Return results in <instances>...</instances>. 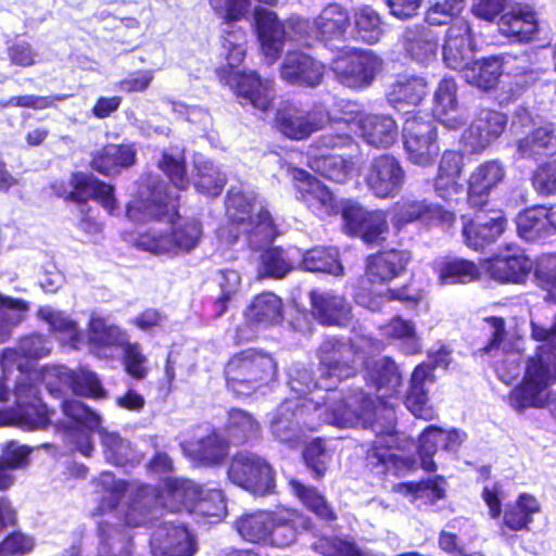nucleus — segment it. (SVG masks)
<instances>
[{
	"label": "nucleus",
	"mask_w": 556,
	"mask_h": 556,
	"mask_svg": "<svg viewBox=\"0 0 556 556\" xmlns=\"http://www.w3.org/2000/svg\"><path fill=\"white\" fill-rule=\"evenodd\" d=\"M198 494H201V486L188 480L167 479L161 489L140 484L131 492L123 520L131 528L143 526L156 503L172 513L192 514Z\"/></svg>",
	"instance_id": "obj_1"
},
{
	"label": "nucleus",
	"mask_w": 556,
	"mask_h": 556,
	"mask_svg": "<svg viewBox=\"0 0 556 556\" xmlns=\"http://www.w3.org/2000/svg\"><path fill=\"white\" fill-rule=\"evenodd\" d=\"M223 374L229 391L237 396H250L277 379L278 365L270 353L247 348L229 356Z\"/></svg>",
	"instance_id": "obj_2"
},
{
	"label": "nucleus",
	"mask_w": 556,
	"mask_h": 556,
	"mask_svg": "<svg viewBox=\"0 0 556 556\" xmlns=\"http://www.w3.org/2000/svg\"><path fill=\"white\" fill-rule=\"evenodd\" d=\"M316 389L331 391L358 374L361 349L350 338L328 337L317 349Z\"/></svg>",
	"instance_id": "obj_3"
},
{
	"label": "nucleus",
	"mask_w": 556,
	"mask_h": 556,
	"mask_svg": "<svg viewBox=\"0 0 556 556\" xmlns=\"http://www.w3.org/2000/svg\"><path fill=\"white\" fill-rule=\"evenodd\" d=\"M30 376L31 371H28L25 377L16 381L15 407L0 409V425H14L28 431L46 429L50 426L55 410L50 409L42 402L38 387Z\"/></svg>",
	"instance_id": "obj_4"
},
{
	"label": "nucleus",
	"mask_w": 556,
	"mask_h": 556,
	"mask_svg": "<svg viewBox=\"0 0 556 556\" xmlns=\"http://www.w3.org/2000/svg\"><path fill=\"white\" fill-rule=\"evenodd\" d=\"M50 188L55 197L65 203H74L78 207L89 205L88 201L93 200L110 214L117 208L114 186L91 173L74 170L67 180L55 179Z\"/></svg>",
	"instance_id": "obj_5"
},
{
	"label": "nucleus",
	"mask_w": 556,
	"mask_h": 556,
	"mask_svg": "<svg viewBox=\"0 0 556 556\" xmlns=\"http://www.w3.org/2000/svg\"><path fill=\"white\" fill-rule=\"evenodd\" d=\"M230 482L257 496L276 492V471L263 456L248 451L235 453L228 464Z\"/></svg>",
	"instance_id": "obj_6"
},
{
	"label": "nucleus",
	"mask_w": 556,
	"mask_h": 556,
	"mask_svg": "<svg viewBox=\"0 0 556 556\" xmlns=\"http://www.w3.org/2000/svg\"><path fill=\"white\" fill-rule=\"evenodd\" d=\"M388 213L392 227L397 233L416 223L442 228H451L456 223V214L453 211L413 195L401 197L390 205Z\"/></svg>",
	"instance_id": "obj_7"
},
{
	"label": "nucleus",
	"mask_w": 556,
	"mask_h": 556,
	"mask_svg": "<svg viewBox=\"0 0 556 556\" xmlns=\"http://www.w3.org/2000/svg\"><path fill=\"white\" fill-rule=\"evenodd\" d=\"M177 214L178 205L160 179L147 180L126 204V216L135 223L160 222Z\"/></svg>",
	"instance_id": "obj_8"
},
{
	"label": "nucleus",
	"mask_w": 556,
	"mask_h": 556,
	"mask_svg": "<svg viewBox=\"0 0 556 556\" xmlns=\"http://www.w3.org/2000/svg\"><path fill=\"white\" fill-rule=\"evenodd\" d=\"M382 64V59L370 50L349 48L332 60L331 71L343 86L364 89L374 83Z\"/></svg>",
	"instance_id": "obj_9"
},
{
	"label": "nucleus",
	"mask_w": 556,
	"mask_h": 556,
	"mask_svg": "<svg viewBox=\"0 0 556 556\" xmlns=\"http://www.w3.org/2000/svg\"><path fill=\"white\" fill-rule=\"evenodd\" d=\"M338 117H331L323 110H304L293 103L279 106L273 117V128L293 141H304L321 131L327 124H336Z\"/></svg>",
	"instance_id": "obj_10"
},
{
	"label": "nucleus",
	"mask_w": 556,
	"mask_h": 556,
	"mask_svg": "<svg viewBox=\"0 0 556 556\" xmlns=\"http://www.w3.org/2000/svg\"><path fill=\"white\" fill-rule=\"evenodd\" d=\"M216 76L223 86H228L242 105L250 104L266 113L273 108L274 97L269 86L255 71H240L231 66H219Z\"/></svg>",
	"instance_id": "obj_11"
},
{
	"label": "nucleus",
	"mask_w": 556,
	"mask_h": 556,
	"mask_svg": "<svg viewBox=\"0 0 556 556\" xmlns=\"http://www.w3.org/2000/svg\"><path fill=\"white\" fill-rule=\"evenodd\" d=\"M438 130L434 123L418 114L407 117L403 125V144L407 160L418 166L432 165L439 155Z\"/></svg>",
	"instance_id": "obj_12"
},
{
	"label": "nucleus",
	"mask_w": 556,
	"mask_h": 556,
	"mask_svg": "<svg viewBox=\"0 0 556 556\" xmlns=\"http://www.w3.org/2000/svg\"><path fill=\"white\" fill-rule=\"evenodd\" d=\"M364 182L376 198L392 199L404 188L406 170L397 156L388 152L381 153L370 160Z\"/></svg>",
	"instance_id": "obj_13"
},
{
	"label": "nucleus",
	"mask_w": 556,
	"mask_h": 556,
	"mask_svg": "<svg viewBox=\"0 0 556 556\" xmlns=\"http://www.w3.org/2000/svg\"><path fill=\"white\" fill-rule=\"evenodd\" d=\"M476 208L477 211L470 217L462 216V235L468 248L483 251L504 235L508 218L502 208Z\"/></svg>",
	"instance_id": "obj_14"
},
{
	"label": "nucleus",
	"mask_w": 556,
	"mask_h": 556,
	"mask_svg": "<svg viewBox=\"0 0 556 556\" xmlns=\"http://www.w3.org/2000/svg\"><path fill=\"white\" fill-rule=\"evenodd\" d=\"M346 232L358 237L365 244L383 245L389 235L388 212L384 210H365L356 203H346L341 208Z\"/></svg>",
	"instance_id": "obj_15"
},
{
	"label": "nucleus",
	"mask_w": 556,
	"mask_h": 556,
	"mask_svg": "<svg viewBox=\"0 0 556 556\" xmlns=\"http://www.w3.org/2000/svg\"><path fill=\"white\" fill-rule=\"evenodd\" d=\"M336 124H344L348 127L357 125L365 142L376 149L390 148L399 137L397 123L389 114L350 112L344 117H338Z\"/></svg>",
	"instance_id": "obj_16"
},
{
	"label": "nucleus",
	"mask_w": 556,
	"mask_h": 556,
	"mask_svg": "<svg viewBox=\"0 0 556 556\" xmlns=\"http://www.w3.org/2000/svg\"><path fill=\"white\" fill-rule=\"evenodd\" d=\"M508 117L505 113L482 108L462 135V141L471 153H481L505 131Z\"/></svg>",
	"instance_id": "obj_17"
},
{
	"label": "nucleus",
	"mask_w": 556,
	"mask_h": 556,
	"mask_svg": "<svg viewBox=\"0 0 556 556\" xmlns=\"http://www.w3.org/2000/svg\"><path fill=\"white\" fill-rule=\"evenodd\" d=\"M413 261L408 249L390 248L369 254L365 260V274L372 283L388 285L402 277Z\"/></svg>",
	"instance_id": "obj_18"
},
{
	"label": "nucleus",
	"mask_w": 556,
	"mask_h": 556,
	"mask_svg": "<svg viewBox=\"0 0 556 556\" xmlns=\"http://www.w3.org/2000/svg\"><path fill=\"white\" fill-rule=\"evenodd\" d=\"M505 178V165L497 159L484 161L476 166L467 179L466 199L469 206H485L492 191L497 189Z\"/></svg>",
	"instance_id": "obj_19"
},
{
	"label": "nucleus",
	"mask_w": 556,
	"mask_h": 556,
	"mask_svg": "<svg viewBox=\"0 0 556 556\" xmlns=\"http://www.w3.org/2000/svg\"><path fill=\"white\" fill-rule=\"evenodd\" d=\"M298 199L319 217L336 215L339 212L338 201L333 192L316 176L305 169L294 172Z\"/></svg>",
	"instance_id": "obj_20"
},
{
	"label": "nucleus",
	"mask_w": 556,
	"mask_h": 556,
	"mask_svg": "<svg viewBox=\"0 0 556 556\" xmlns=\"http://www.w3.org/2000/svg\"><path fill=\"white\" fill-rule=\"evenodd\" d=\"M253 27L263 54L270 62L279 59L287 41L286 23L274 11L265 8H255L253 12Z\"/></svg>",
	"instance_id": "obj_21"
},
{
	"label": "nucleus",
	"mask_w": 556,
	"mask_h": 556,
	"mask_svg": "<svg viewBox=\"0 0 556 556\" xmlns=\"http://www.w3.org/2000/svg\"><path fill=\"white\" fill-rule=\"evenodd\" d=\"M151 548L154 556H194L198 541L188 526L164 522L154 532Z\"/></svg>",
	"instance_id": "obj_22"
},
{
	"label": "nucleus",
	"mask_w": 556,
	"mask_h": 556,
	"mask_svg": "<svg viewBox=\"0 0 556 556\" xmlns=\"http://www.w3.org/2000/svg\"><path fill=\"white\" fill-rule=\"evenodd\" d=\"M473 50V33L465 17H455L448 25L442 54L444 63L452 70L465 68Z\"/></svg>",
	"instance_id": "obj_23"
},
{
	"label": "nucleus",
	"mask_w": 556,
	"mask_h": 556,
	"mask_svg": "<svg viewBox=\"0 0 556 556\" xmlns=\"http://www.w3.org/2000/svg\"><path fill=\"white\" fill-rule=\"evenodd\" d=\"M280 77L292 85L314 88L319 86L325 76V64L302 51L287 53L279 67Z\"/></svg>",
	"instance_id": "obj_24"
},
{
	"label": "nucleus",
	"mask_w": 556,
	"mask_h": 556,
	"mask_svg": "<svg viewBox=\"0 0 556 556\" xmlns=\"http://www.w3.org/2000/svg\"><path fill=\"white\" fill-rule=\"evenodd\" d=\"M137 162L134 142H108L91 153L90 168L104 177H115Z\"/></svg>",
	"instance_id": "obj_25"
},
{
	"label": "nucleus",
	"mask_w": 556,
	"mask_h": 556,
	"mask_svg": "<svg viewBox=\"0 0 556 556\" xmlns=\"http://www.w3.org/2000/svg\"><path fill=\"white\" fill-rule=\"evenodd\" d=\"M306 414L305 405L299 400H285L278 405L270 420V433L277 441L292 446L300 439Z\"/></svg>",
	"instance_id": "obj_26"
},
{
	"label": "nucleus",
	"mask_w": 556,
	"mask_h": 556,
	"mask_svg": "<svg viewBox=\"0 0 556 556\" xmlns=\"http://www.w3.org/2000/svg\"><path fill=\"white\" fill-rule=\"evenodd\" d=\"M533 264L523 249L516 248L490 258L486 270L492 279L501 283L523 285Z\"/></svg>",
	"instance_id": "obj_27"
},
{
	"label": "nucleus",
	"mask_w": 556,
	"mask_h": 556,
	"mask_svg": "<svg viewBox=\"0 0 556 556\" xmlns=\"http://www.w3.org/2000/svg\"><path fill=\"white\" fill-rule=\"evenodd\" d=\"M268 547L285 548L292 545L308 528V520L298 509L280 507L273 510Z\"/></svg>",
	"instance_id": "obj_28"
},
{
	"label": "nucleus",
	"mask_w": 556,
	"mask_h": 556,
	"mask_svg": "<svg viewBox=\"0 0 556 556\" xmlns=\"http://www.w3.org/2000/svg\"><path fill=\"white\" fill-rule=\"evenodd\" d=\"M518 236L529 242L544 240L556 233L553 206L542 204L523 208L516 217Z\"/></svg>",
	"instance_id": "obj_29"
},
{
	"label": "nucleus",
	"mask_w": 556,
	"mask_h": 556,
	"mask_svg": "<svg viewBox=\"0 0 556 556\" xmlns=\"http://www.w3.org/2000/svg\"><path fill=\"white\" fill-rule=\"evenodd\" d=\"M350 26L349 10L338 2L327 3L313 20L315 38L325 45L344 39Z\"/></svg>",
	"instance_id": "obj_30"
},
{
	"label": "nucleus",
	"mask_w": 556,
	"mask_h": 556,
	"mask_svg": "<svg viewBox=\"0 0 556 556\" xmlns=\"http://www.w3.org/2000/svg\"><path fill=\"white\" fill-rule=\"evenodd\" d=\"M429 83L419 75L399 74L386 92L388 103L396 109L418 106L429 94Z\"/></svg>",
	"instance_id": "obj_31"
},
{
	"label": "nucleus",
	"mask_w": 556,
	"mask_h": 556,
	"mask_svg": "<svg viewBox=\"0 0 556 556\" xmlns=\"http://www.w3.org/2000/svg\"><path fill=\"white\" fill-rule=\"evenodd\" d=\"M435 366L430 363L422 362L418 364L409 380V388L405 395V405L407 409L417 418L429 420L433 417V412L428 405V390L426 383L434 380Z\"/></svg>",
	"instance_id": "obj_32"
},
{
	"label": "nucleus",
	"mask_w": 556,
	"mask_h": 556,
	"mask_svg": "<svg viewBox=\"0 0 556 556\" xmlns=\"http://www.w3.org/2000/svg\"><path fill=\"white\" fill-rule=\"evenodd\" d=\"M498 27L508 38L530 42L539 33L536 12L528 5L518 4L500 16Z\"/></svg>",
	"instance_id": "obj_33"
},
{
	"label": "nucleus",
	"mask_w": 556,
	"mask_h": 556,
	"mask_svg": "<svg viewBox=\"0 0 556 556\" xmlns=\"http://www.w3.org/2000/svg\"><path fill=\"white\" fill-rule=\"evenodd\" d=\"M311 309L324 326H340L351 319V305L342 295L312 290Z\"/></svg>",
	"instance_id": "obj_34"
},
{
	"label": "nucleus",
	"mask_w": 556,
	"mask_h": 556,
	"mask_svg": "<svg viewBox=\"0 0 556 556\" xmlns=\"http://www.w3.org/2000/svg\"><path fill=\"white\" fill-rule=\"evenodd\" d=\"M432 268L441 285H466L479 280L481 276L473 261L450 255L437 260Z\"/></svg>",
	"instance_id": "obj_35"
},
{
	"label": "nucleus",
	"mask_w": 556,
	"mask_h": 556,
	"mask_svg": "<svg viewBox=\"0 0 556 556\" xmlns=\"http://www.w3.org/2000/svg\"><path fill=\"white\" fill-rule=\"evenodd\" d=\"M365 466L380 478L389 475L401 476L406 462L400 455L392 452V446L383 440H375L369 443L365 451Z\"/></svg>",
	"instance_id": "obj_36"
},
{
	"label": "nucleus",
	"mask_w": 556,
	"mask_h": 556,
	"mask_svg": "<svg viewBox=\"0 0 556 556\" xmlns=\"http://www.w3.org/2000/svg\"><path fill=\"white\" fill-rule=\"evenodd\" d=\"M186 451L197 464L216 466L228 456L229 443L216 431H211L198 440L188 442Z\"/></svg>",
	"instance_id": "obj_37"
},
{
	"label": "nucleus",
	"mask_w": 556,
	"mask_h": 556,
	"mask_svg": "<svg viewBox=\"0 0 556 556\" xmlns=\"http://www.w3.org/2000/svg\"><path fill=\"white\" fill-rule=\"evenodd\" d=\"M540 511L541 504L539 500L530 493L522 492L518 494L514 502L506 505L502 523L510 531L528 532L533 523L534 515Z\"/></svg>",
	"instance_id": "obj_38"
},
{
	"label": "nucleus",
	"mask_w": 556,
	"mask_h": 556,
	"mask_svg": "<svg viewBox=\"0 0 556 556\" xmlns=\"http://www.w3.org/2000/svg\"><path fill=\"white\" fill-rule=\"evenodd\" d=\"M97 432L100 434L103 455L109 464L126 467L141 462L143 456L136 451L129 440L123 438L118 432L108 431L102 427Z\"/></svg>",
	"instance_id": "obj_39"
},
{
	"label": "nucleus",
	"mask_w": 556,
	"mask_h": 556,
	"mask_svg": "<svg viewBox=\"0 0 556 556\" xmlns=\"http://www.w3.org/2000/svg\"><path fill=\"white\" fill-rule=\"evenodd\" d=\"M273 510L257 509L241 514L233 522L240 538L251 544L268 546Z\"/></svg>",
	"instance_id": "obj_40"
},
{
	"label": "nucleus",
	"mask_w": 556,
	"mask_h": 556,
	"mask_svg": "<svg viewBox=\"0 0 556 556\" xmlns=\"http://www.w3.org/2000/svg\"><path fill=\"white\" fill-rule=\"evenodd\" d=\"M517 151L525 159H539L556 154V124L547 123L533 128L518 140Z\"/></svg>",
	"instance_id": "obj_41"
},
{
	"label": "nucleus",
	"mask_w": 556,
	"mask_h": 556,
	"mask_svg": "<svg viewBox=\"0 0 556 556\" xmlns=\"http://www.w3.org/2000/svg\"><path fill=\"white\" fill-rule=\"evenodd\" d=\"M312 170L324 178L338 182H346L353 173L355 157L341 154H318L307 156Z\"/></svg>",
	"instance_id": "obj_42"
},
{
	"label": "nucleus",
	"mask_w": 556,
	"mask_h": 556,
	"mask_svg": "<svg viewBox=\"0 0 556 556\" xmlns=\"http://www.w3.org/2000/svg\"><path fill=\"white\" fill-rule=\"evenodd\" d=\"M248 317L265 327L276 326L283 320V302L271 291H263L253 296L247 311Z\"/></svg>",
	"instance_id": "obj_43"
},
{
	"label": "nucleus",
	"mask_w": 556,
	"mask_h": 556,
	"mask_svg": "<svg viewBox=\"0 0 556 556\" xmlns=\"http://www.w3.org/2000/svg\"><path fill=\"white\" fill-rule=\"evenodd\" d=\"M225 432L233 444L244 445L258 440L261 425L249 412L233 407L228 410Z\"/></svg>",
	"instance_id": "obj_44"
},
{
	"label": "nucleus",
	"mask_w": 556,
	"mask_h": 556,
	"mask_svg": "<svg viewBox=\"0 0 556 556\" xmlns=\"http://www.w3.org/2000/svg\"><path fill=\"white\" fill-rule=\"evenodd\" d=\"M288 485L291 493L317 518L326 522H332L337 519L334 509L317 488L306 485L296 478H290Z\"/></svg>",
	"instance_id": "obj_45"
},
{
	"label": "nucleus",
	"mask_w": 556,
	"mask_h": 556,
	"mask_svg": "<svg viewBox=\"0 0 556 556\" xmlns=\"http://www.w3.org/2000/svg\"><path fill=\"white\" fill-rule=\"evenodd\" d=\"M167 235L170 255L190 253L202 239V223L197 218L185 219L173 225Z\"/></svg>",
	"instance_id": "obj_46"
},
{
	"label": "nucleus",
	"mask_w": 556,
	"mask_h": 556,
	"mask_svg": "<svg viewBox=\"0 0 556 556\" xmlns=\"http://www.w3.org/2000/svg\"><path fill=\"white\" fill-rule=\"evenodd\" d=\"M128 481L116 479L112 472H102L94 481L96 492L101 496L97 513L103 515L116 509L128 491Z\"/></svg>",
	"instance_id": "obj_47"
},
{
	"label": "nucleus",
	"mask_w": 556,
	"mask_h": 556,
	"mask_svg": "<svg viewBox=\"0 0 556 556\" xmlns=\"http://www.w3.org/2000/svg\"><path fill=\"white\" fill-rule=\"evenodd\" d=\"M301 267L312 273H324L333 276L343 274L339 252L329 247H314L302 254Z\"/></svg>",
	"instance_id": "obj_48"
},
{
	"label": "nucleus",
	"mask_w": 556,
	"mask_h": 556,
	"mask_svg": "<svg viewBox=\"0 0 556 556\" xmlns=\"http://www.w3.org/2000/svg\"><path fill=\"white\" fill-rule=\"evenodd\" d=\"M532 264V282L545 292V302L556 303V253L540 254Z\"/></svg>",
	"instance_id": "obj_49"
},
{
	"label": "nucleus",
	"mask_w": 556,
	"mask_h": 556,
	"mask_svg": "<svg viewBox=\"0 0 556 556\" xmlns=\"http://www.w3.org/2000/svg\"><path fill=\"white\" fill-rule=\"evenodd\" d=\"M293 269V260L281 247H268L260 254L258 273L263 277L282 279Z\"/></svg>",
	"instance_id": "obj_50"
},
{
	"label": "nucleus",
	"mask_w": 556,
	"mask_h": 556,
	"mask_svg": "<svg viewBox=\"0 0 556 556\" xmlns=\"http://www.w3.org/2000/svg\"><path fill=\"white\" fill-rule=\"evenodd\" d=\"M227 178L212 163L203 162L195 165L192 185L195 190L207 198H217L222 194Z\"/></svg>",
	"instance_id": "obj_51"
},
{
	"label": "nucleus",
	"mask_w": 556,
	"mask_h": 556,
	"mask_svg": "<svg viewBox=\"0 0 556 556\" xmlns=\"http://www.w3.org/2000/svg\"><path fill=\"white\" fill-rule=\"evenodd\" d=\"M503 58L500 55L483 56L475 61L471 67L472 83L483 90H490L497 86L503 75Z\"/></svg>",
	"instance_id": "obj_52"
},
{
	"label": "nucleus",
	"mask_w": 556,
	"mask_h": 556,
	"mask_svg": "<svg viewBox=\"0 0 556 556\" xmlns=\"http://www.w3.org/2000/svg\"><path fill=\"white\" fill-rule=\"evenodd\" d=\"M357 36L369 45L378 42L383 34L380 14L370 5L361 7L354 14Z\"/></svg>",
	"instance_id": "obj_53"
},
{
	"label": "nucleus",
	"mask_w": 556,
	"mask_h": 556,
	"mask_svg": "<svg viewBox=\"0 0 556 556\" xmlns=\"http://www.w3.org/2000/svg\"><path fill=\"white\" fill-rule=\"evenodd\" d=\"M220 45L226 50L227 63L224 66L237 68L247 55L248 33L240 26L231 25L224 31Z\"/></svg>",
	"instance_id": "obj_54"
},
{
	"label": "nucleus",
	"mask_w": 556,
	"mask_h": 556,
	"mask_svg": "<svg viewBox=\"0 0 556 556\" xmlns=\"http://www.w3.org/2000/svg\"><path fill=\"white\" fill-rule=\"evenodd\" d=\"M225 206L231 224L245 227L252 220L254 198L248 193L230 188L227 191Z\"/></svg>",
	"instance_id": "obj_55"
},
{
	"label": "nucleus",
	"mask_w": 556,
	"mask_h": 556,
	"mask_svg": "<svg viewBox=\"0 0 556 556\" xmlns=\"http://www.w3.org/2000/svg\"><path fill=\"white\" fill-rule=\"evenodd\" d=\"M156 166L177 190L186 191L190 187L191 180L188 176L185 156H176L167 151H163Z\"/></svg>",
	"instance_id": "obj_56"
},
{
	"label": "nucleus",
	"mask_w": 556,
	"mask_h": 556,
	"mask_svg": "<svg viewBox=\"0 0 556 556\" xmlns=\"http://www.w3.org/2000/svg\"><path fill=\"white\" fill-rule=\"evenodd\" d=\"M244 231L251 241L260 242H273L280 235L278 225L266 206H261L253 214Z\"/></svg>",
	"instance_id": "obj_57"
},
{
	"label": "nucleus",
	"mask_w": 556,
	"mask_h": 556,
	"mask_svg": "<svg viewBox=\"0 0 556 556\" xmlns=\"http://www.w3.org/2000/svg\"><path fill=\"white\" fill-rule=\"evenodd\" d=\"M355 144L354 137L349 131L332 129L317 136L308 144L307 156L332 154L331 151L350 149Z\"/></svg>",
	"instance_id": "obj_58"
},
{
	"label": "nucleus",
	"mask_w": 556,
	"mask_h": 556,
	"mask_svg": "<svg viewBox=\"0 0 556 556\" xmlns=\"http://www.w3.org/2000/svg\"><path fill=\"white\" fill-rule=\"evenodd\" d=\"M438 40L429 29H418L407 35L405 50L417 62H428L435 56Z\"/></svg>",
	"instance_id": "obj_59"
},
{
	"label": "nucleus",
	"mask_w": 556,
	"mask_h": 556,
	"mask_svg": "<svg viewBox=\"0 0 556 556\" xmlns=\"http://www.w3.org/2000/svg\"><path fill=\"white\" fill-rule=\"evenodd\" d=\"M464 167V154L456 150H445L439 161L438 175L434 180L437 191L455 184Z\"/></svg>",
	"instance_id": "obj_60"
},
{
	"label": "nucleus",
	"mask_w": 556,
	"mask_h": 556,
	"mask_svg": "<svg viewBox=\"0 0 556 556\" xmlns=\"http://www.w3.org/2000/svg\"><path fill=\"white\" fill-rule=\"evenodd\" d=\"M62 410L77 427L91 431H98L101 428V415L79 400H64L62 402Z\"/></svg>",
	"instance_id": "obj_61"
},
{
	"label": "nucleus",
	"mask_w": 556,
	"mask_h": 556,
	"mask_svg": "<svg viewBox=\"0 0 556 556\" xmlns=\"http://www.w3.org/2000/svg\"><path fill=\"white\" fill-rule=\"evenodd\" d=\"M367 375L368 383H371L377 391L383 388L396 389L402 381L400 370L390 357L375 362Z\"/></svg>",
	"instance_id": "obj_62"
},
{
	"label": "nucleus",
	"mask_w": 556,
	"mask_h": 556,
	"mask_svg": "<svg viewBox=\"0 0 556 556\" xmlns=\"http://www.w3.org/2000/svg\"><path fill=\"white\" fill-rule=\"evenodd\" d=\"M50 348L45 336L31 333L22 337L16 349H5L2 353L3 358L15 359L20 355L28 359H39L50 354Z\"/></svg>",
	"instance_id": "obj_63"
},
{
	"label": "nucleus",
	"mask_w": 556,
	"mask_h": 556,
	"mask_svg": "<svg viewBox=\"0 0 556 556\" xmlns=\"http://www.w3.org/2000/svg\"><path fill=\"white\" fill-rule=\"evenodd\" d=\"M440 435L441 428L434 425L428 426L419 435L417 453L420 459V467L427 472H433L437 470V464L433 460V456L440 447L442 448Z\"/></svg>",
	"instance_id": "obj_64"
}]
</instances>
